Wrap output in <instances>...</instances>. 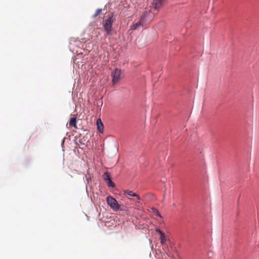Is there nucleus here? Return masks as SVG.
<instances>
[{"label":"nucleus","mask_w":259,"mask_h":259,"mask_svg":"<svg viewBox=\"0 0 259 259\" xmlns=\"http://www.w3.org/2000/svg\"><path fill=\"white\" fill-rule=\"evenodd\" d=\"M106 202L108 205L114 211H117L118 210H125L123 209V205L119 204L117 201L113 197L108 196L106 198Z\"/></svg>","instance_id":"obj_1"},{"label":"nucleus","mask_w":259,"mask_h":259,"mask_svg":"<svg viewBox=\"0 0 259 259\" xmlns=\"http://www.w3.org/2000/svg\"><path fill=\"white\" fill-rule=\"evenodd\" d=\"M111 76L112 78V81L113 85L117 84L123 77L121 70L117 68H116L111 72Z\"/></svg>","instance_id":"obj_2"},{"label":"nucleus","mask_w":259,"mask_h":259,"mask_svg":"<svg viewBox=\"0 0 259 259\" xmlns=\"http://www.w3.org/2000/svg\"><path fill=\"white\" fill-rule=\"evenodd\" d=\"M113 22V17H110L106 19L103 23L104 29L108 35L110 34L111 33Z\"/></svg>","instance_id":"obj_3"},{"label":"nucleus","mask_w":259,"mask_h":259,"mask_svg":"<svg viewBox=\"0 0 259 259\" xmlns=\"http://www.w3.org/2000/svg\"><path fill=\"white\" fill-rule=\"evenodd\" d=\"M147 13L145 12L143 13L142 16H141V20L139 21H138L136 23L133 25L131 26V29L132 30H136L139 27L142 26V22L144 21V18L146 16Z\"/></svg>","instance_id":"obj_4"},{"label":"nucleus","mask_w":259,"mask_h":259,"mask_svg":"<svg viewBox=\"0 0 259 259\" xmlns=\"http://www.w3.org/2000/svg\"><path fill=\"white\" fill-rule=\"evenodd\" d=\"M165 0H153L152 1V7L155 9H158L159 8L162 3L165 1Z\"/></svg>","instance_id":"obj_5"},{"label":"nucleus","mask_w":259,"mask_h":259,"mask_svg":"<svg viewBox=\"0 0 259 259\" xmlns=\"http://www.w3.org/2000/svg\"><path fill=\"white\" fill-rule=\"evenodd\" d=\"M97 125L98 131L102 133L104 131V125L101 120V119H98L97 120Z\"/></svg>","instance_id":"obj_6"},{"label":"nucleus","mask_w":259,"mask_h":259,"mask_svg":"<svg viewBox=\"0 0 259 259\" xmlns=\"http://www.w3.org/2000/svg\"><path fill=\"white\" fill-rule=\"evenodd\" d=\"M69 124L70 126L73 127L75 128H77L76 125V118L75 117H71L70 119Z\"/></svg>","instance_id":"obj_7"},{"label":"nucleus","mask_w":259,"mask_h":259,"mask_svg":"<svg viewBox=\"0 0 259 259\" xmlns=\"http://www.w3.org/2000/svg\"><path fill=\"white\" fill-rule=\"evenodd\" d=\"M124 194H127L130 197H136L138 200L140 199V197L139 195L137 194L136 193L133 192L132 191L126 190L124 191Z\"/></svg>","instance_id":"obj_8"},{"label":"nucleus","mask_w":259,"mask_h":259,"mask_svg":"<svg viewBox=\"0 0 259 259\" xmlns=\"http://www.w3.org/2000/svg\"><path fill=\"white\" fill-rule=\"evenodd\" d=\"M156 232H158L160 234L161 243H163L166 241L164 233L161 231L160 230H156Z\"/></svg>","instance_id":"obj_9"},{"label":"nucleus","mask_w":259,"mask_h":259,"mask_svg":"<svg viewBox=\"0 0 259 259\" xmlns=\"http://www.w3.org/2000/svg\"><path fill=\"white\" fill-rule=\"evenodd\" d=\"M141 204L140 202V201H137V202H136L135 209L140 210H141Z\"/></svg>","instance_id":"obj_10"},{"label":"nucleus","mask_w":259,"mask_h":259,"mask_svg":"<svg viewBox=\"0 0 259 259\" xmlns=\"http://www.w3.org/2000/svg\"><path fill=\"white\" fill-rule=\"evenodd\" d=\"M102 12V9H98L96 10L95 13L93 15V17L96 18L98 16H99L101 13Z\"/></svg>","instance_id":"obj_11"},{"label":"nucleus","mask_w":259,"mask_h":259,"mask_svg":"<svg viewBox=\"0 0 259 259\" xmlns=\"http://www.w3.org/2000/svg\"><path fill=\"white\" fill-rule=\"evenodd\" d=\"M107 185L109 187L114 188L115 187V184L111 181V179L107 181Z\"/></svg>","instance_id":"obj_12"},{"label":"nucleus","mask_w":259,"mask_h":259,"mask_svg":"<svg viewBox=\"0 0 259 259\" xmlns=\"http://www.w3.org/2000/svg\"><path fill=\"white\" fill-rule=\"evenodd\" d=\"M103 178L104 180L106 181H108L109 180L111 179L107 172L104 174Z\"/></svg>","instance_id":"obj_13"},{"label":"nucleus","mask_w":259,"mask_h":259,"mask_svg":"<svg viewBox=\"0 0 259 259\" xmlns=\"http://www.w3.org/2000/svg\"><path fill=\"white\" fill-rule=\"evenodd\" d=\"M152 210L153 213L156 214L157 215L161 217L160 213H159V211L157 209H156L155 208H152Z\"/></svg>","instance_id":"obj_14"},{"label":"nucleus","mask_w":259,"mask_h":259,"mask_svg":"<svg viewBox=\"0 0 259 259\" xmlns=\"http://www.w3.org/2000/svg\"><path fill=\"white\" fill-rule=\"evenodd\" d=\"M127 198H128V199H130V200H132V199L131 198L129 197H128Z\"/></svg>","instance_id":"obj_15"}]
</instances>
